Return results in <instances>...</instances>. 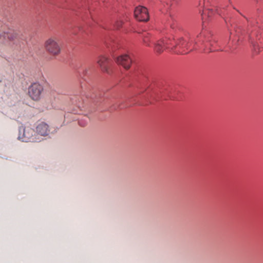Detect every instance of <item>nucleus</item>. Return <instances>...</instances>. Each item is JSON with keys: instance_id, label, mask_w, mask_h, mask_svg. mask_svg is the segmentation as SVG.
Wrapping results in <instances>:
<instances>
[{"instance_id": "obj_1", "label": "nucleus", "mask_w": 263, "mask_h": 263, "mask_svg": "<svg viewBox=\"0 0 263 263\" xmlns=\"http://www.w3.org/2000/svg\"><path fill=\"white\" fill-rule=\"evenodd\" d=\"M197 42L194 43L193 40H189L184 38H179L177 40H171V46L168 45L167 47L171 48V50L177 54H187L196 49L194 45Z\"/></svg>"}, {"instance_id": "obj_2", "label": "nucleus", "mask_w": 263, "mask_h": 263, "mask_svg": "<svg viewBox=\"0 0 263 263\" xmlns=\"http://www.w3.org/2000/svg\"><path fill=\"white\" fill-rule=\"evenodd\" d=\"M44 91L43 86L38 82H34L28 87V95L34 101H39Z\"/></svg>"}, {"instance_id": "obj_3", "label": "nucleus", "mask_w": 263, "mask_h": 263, "mask_svg": "<svg viewBox=\"0 0 263 263\" xmlns=\"http://www.w3.org/2000/svg\"><path fill=\"white\" fill-rule=\"evenodd\" d=\"M18 139L25 142H35L38 141L34 130L29 127H26L20 129Z\"/></svg>"}, {"instance_id": "obj_4", "label": "nucleus", "mask_w": 263, "mask_h": 263, "mask_svg": "<svg viewBox=\"0 0 263 263\" xmlns=\"http://www.w3.org/2000/svg\"><path fill=\"white\" fill-rule=\"evenodd\" d=\"M46 50L53 55H58L61 51L60 45L55 38H50L45 43Z\"/></svg>"}, {"instance_id": "obj_5", "label": "nucleus", "mask_w": 263, "mask_h": 263, "mask_svg": "<svg viewBox=\"0 0 263 263\" xmlns=\"http://www.w3.org/2000/svg\"><path fill=\"white\" fill-rule=\"evenodd\" d=\"M134 15L135 18L139 21L146 22L149 19L147 9L142 6H139L135 8Z\"/></svg>"}, {"instance_id": "obj_6", "label": "nucleus", "mask_w": 263, "mask_h": 263, "mask_svg": "<svg viewBox=\"0 0 263 263\" xmlns=\"http://www.w3.org/2000/svg\"><path fill=\"white\" fill-rule=\"evenodd\" d=\"M171 40H161L156 43L155 44L154 50L158 53H161L165 49H168L171 50V48L167 47L168 44L171 46L170 44Z\"/></svg>"}, {"instance_id": "obj_7", "label": "nucleus", "mask_w": 263, "mask_h": 263, "mask_svg": "<svg viewBox=\"0 0 263 263\" xmlns=\"http://www.w3.org/2000/svg\"><path fill=\"white\" fill-rule=\"evenodd\" d=\"M118 64L122 65L125 69L129 68L132 64V59L127 54H123L116 59Z\"/></svg>"}, {"instance_id": "obj_8", "label": "nucleus", "mask_w": 263, "mask_h": 263, "mask_svg": "<svg viewBox=\"0 0 263 263\" xmlns=\"http://www.w3.org/2000/svg\"><path fill=\"white\" fill-rule=\"evenodd\" d=\"M36 132L38 135L41 136H47L49 132V126L46 123L42 122L37 125Z\"/></svg>"}, {"instance_id": "obj_9", "label": "nucleus", "mask_w": 263, "mask_h": 263, "mask_svg": "<svg viewBox=\"0 0 263 263\" xmlns=\"http://www.w3.org/2000/svg\"><path fill=\"white\" fill-rule=\"evenodd\" d=\"M109 63V60L105 56H101L98 61V63L102 70L106 72H107V67Z\"/></svg>"}, {"instance_id": "obj_10", "label": "nucleus", "mask_w": 263, "mask_h": 263, "mask_svg": "<svg viewBox=\"0 0 263 263\" xmlns=\"http://www.w3.org/2000/svg\"><path fill=\"white\" fill-rule=\"evenodd\" d=\"M19 36V31L10 30L6 32V38L9 41H14L17 40Z\"/></svg>"}, {"instance_id": "obj_11", "label": "nucleus", "mask_w": 263, "mask_h": 263, "mask_svg": "<svg viewBox=\"0 0 263 263\" xmlns=\"http://www.w3.org/2000/svg\"><path fill=\"white\" fill-rule=\"evenodd\" d=\"M202 44L203 45V50L205 52H210L214 51L212 48L214 46V43H212L211 40H206L203 41Z\"/></svg>"}, {"instance_id": "obj_12", "label": "nucleus", "mask_w": 263, "mask_h": 263, "mask_svg": "<svg viewBox=\"0 0 263 263\" xmlns=\"http://www.w3.org/2000/svg\"><path fill=\"white\" fill-rule=\"evenodd\" d=\"M214 14V12L213 9H207L205 10L202 14V19L203 22H205L206 20L212 18Z\"/></svg>"}, {"instance_id": "obj_13", "label": "nucleus", "mask_w": 263, "mask_h": 263, "mask_svg": "<svg viewBox=\"0 0 263 263\" xmlns=\"http://www.w3.org/2000/svg\"><path fill=\"white\" fill-rule=\"evenodd\" d=\"M152 36L147 32H145L143 34V43L146 46L149 47L151 46V42L152 40Z\"/></svg>"}, {"instance_id": "obj_14", "label": "nucleus", "mask_w": 263, "mask_h": 263, "mask_svg": "<svg viewBox=\"0 0 263 263\" xmlns=\"http://www.w3.org/2000/svg\"><path fill=\"white\" fill-rule=\"evenodd\" d=\"M6 40H7L6 38V32H3L0 33V42L5 43Z\"/></svg>"}, {"instance_id": "obj_15", "label": "nucleus", "mask_w": 263, "mask_h": 263, "mask_svg": "<svg viewBox=\"0 0 263 263\" xmlns=\"http://www.w3.org/2000/svg\"><path fill=\"white\" fill-rule=\"evenodd\" d=\"M122 24H123V22L122 21H120V20H119V21H117L115 23V26L116 27L117 29H119L120 28L122 25Z\"/></svg>"}, {"instance_id": "obj_16", "label": "nucleus", "mask_w": 263, "mask_h": 263, "mask_svg": "<svg viewBox=\"0 0 263 263\" xmlns=\"http://www.w3.org/2000/svg\"><path fill=\"white\" fill-rule=\"evenodd\" d=\"M236 32H237L236 35H238V33H239V30H236Z\"/></svg>"}, {"instance_id": "obj_17", "label": "nucleus", "mask_w": 263, "mask_h": 263, "mask_svg": "<svg viewBox=\"0 0 263 263\" xmlns=\"http://www.w3.org/2000/svg\"><path fill=\"white\" fill-rule=\"evenodd\" d=\"M239 39H237V37L235 39H234V41H238Z\"/></svg>"}, {"instance_id": "obj_18", "label": "nucleus", "mask_w": 263, "mask_h": 263, "mask_svg": "<svg viewBox=\"0 0 263 263\" xmlns=\"http://www.w3.org/2000/svg\"><path fill=\"white\" fill-rule=\"evenodd\" d=\"M254 49L255 51L256 50V47H255V46H254Z\"/></svg>"}, {"instance_id": "obj_19", "label": "nucleus", "mask_w": 263, "mask_h": 263, "mask_svg": "<svg viewBox=\"0 0 263 263\" xmlns=\"http://www.w3.org/2000/svg\"><path fill=\"white\" fill-rule=\"evenodd\" d=\"M1 82V81L0 80V83Z\"/></svg>"}]
</instances>
